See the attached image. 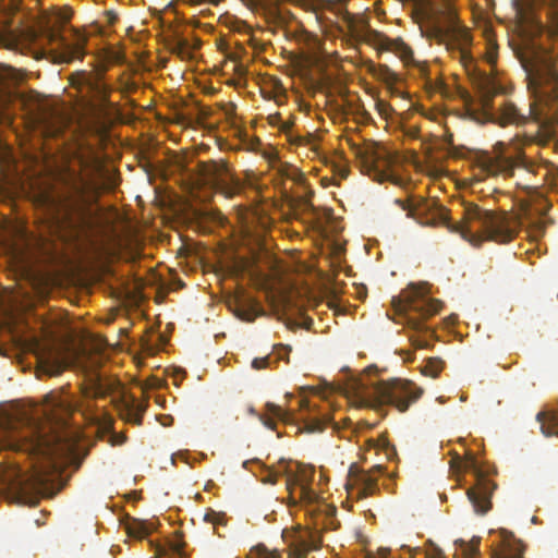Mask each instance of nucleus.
Returning a JSON list of instances; mask_svg holds the SVG:
<instances>
[{"label": "nucleus", "mask_w": 558, "mask_h": 558, "mask_svg": "<svg viewBox=\"0 0 558 558\" xmlns=\"http://www.w3.org/2000/svg\"><path fill=\"white\" fill-rule=\"evenodd\" d=\"M510 46L525 73L529 93L533 98L527 111L504 100L495 109L492 99L499 93L494 77L474 68L471 81L477 90L481 107L487 119L502 128L522 126L530 119L544 124L558 123V54L544 47L531 32L522 31Z\"/></svg>", "instance_id": "1"}, {"label": "nucleus", "mask_w": 558, "mask_h": 558, "mask_svg": "<svg viewBox=\"0 0 558 558\" xmlns=\"http://www.w3.org/2000/svg\"><path fill=\"white\" fill-rule=\"evenodd\" d=\"M145 410L146 407L144 404L133 400L132 403L126 407L125 420L135 425H141Z\"/></svg>", "instance_id": "25"}, {"label": "nucleus", "mask_w": 558, "mask_h": 558, "mask_svg": "<svg viewBox=\"0 0 558 558\" xmlns=\"http://www.w3.org/2000/svg\"><path fill=\"white\" fill-rule=\"evenodd\" d=\"M314 471L313 470H301L299 473L289 474L287 476V488L290 492L292 498L298 499L307 505L315 504L318 500V495L312 488Z\"/></svg>", "instance_id": "12"}, {"label": "nucleus", "mask_w": 558, "mask_h": 558, "mask_svg": "<svg viewBox=\"0 0 558 558\" xmlns=\"http://www.w3.org/2000/svg\"><path fill=\"white\" fill-rule=\"evenodd\" d=\"M258 418L265 427L275 430L278 421L288 423L291 420V413L278 404L267 402L265 412L258 414Z\"/></svg>", "instance_id": "17"}, {"label": "nucleus", "mask_w": 558, "mask_h": 558, "mask_svg": "<svg viewBox=\"0 0 558 558\" xmlns=\"http://www.w3.org/2000/svg\"><path fill=\"white\" fill-rule=\"evenodd\" d=\"M10 250L12 254V258L15 260L16 265L23 269H28L33 265V258H35L31 253L26 252L25 248L29 246H5Z\"/></svg>", "instance_id": "24"}, {"label": "nucleus", "mask_w": 558, "mask_h": 558, "mask_svg": "<svg viewBox=\"0 0 558 558\" xmlns=\"http://www.w3.org/2000/svg\"><path fill=\"white\" fill-rule=\"evenodd\" d=\"M154 522L144 521L140 519H130L125 523V531L130 537L143 539L155 531Z\"/></svg>", "instance_id": "20"}, {"label": "nucleus", "mask_w": 558, "mask_h": 558, "mask_svg": "<svg viewBox=\"0 0 558 558\" xmlns=\"http://www.w3.org/2000/svg\"><path fill=\"white\" fill-rule=\"evenodd\" d=\"M87 38L84 35H77L76 41L74 44H68L64 39L60 38V44L62 46V51L58 56V62L61 63H70L73 60L82 59L85 54V45Z\"/></svg>", "instance_id": "18"}, {"label": "nucleus", "mask_w": 558, "mask_h": 558, "mask_svg": "<svg viewBox=\"0 0 558 558\" xmlns=\"http://www.w3.org/2000/svg\"><path fill=\"white\" fill-rule=\"evenodd\" d=\"M498 536L499 542L492 549L490 558H523L524 546L511 532L501 529L498 532ZM454 544L459 546L461 554L465 558H476L480 538L474 537L470 542L457 539Z\"/></svg>", "instance_id": "8"}, {"label": "nucleus", "mask_w": 558, "mask_h": 558, "mask_svg": "<svg viewBox=\"0 0 558 558\" xmlns=\"http://www.w3.org/2000/svg\"><path fill=\"white\" fill-rule=\"evenodd\" d=\"M43 367L49 376H57L68 367V362L65 359L50 353L43 360Z\"/></svg>", "instance_id": "23"}, {"label": "nucleus", "mask_w": 558, "mask_h": 558, "mask_svg": "<svg viewBox=\"0 0 558 558\" xmlns=\"http://www.w3.org/2000/svg\"><path fill=\"white\" fill-rule=\"evenodd\" d=\"M197 246H187V245H184V246H180L178 253L179 254H189V253H192L194 251V248H196Z\"/></svg>", "instance_id": "36"}, {"label": "nucleus", "mask_w": 558, "mask_h": 558, "mask_svg": "<svg viewBox=\"0 0 558 558\" xmlns=\"http://www.w3.org/2000/svg\"><path fill=\"white\" fill-rule=\"evenodd\" d=\"M71 82L80 92L86 90L100 102L108 101V86L93 74L85 71L76 72L72 75Z\"/></svg>", "instance_id": "15"}, {"label": "nucleus", "mask_w": 558, "mask_h": 558, "mask_svg": "<svg viewBox=\"0 0 558 558\" xmlns=\"http://www.w3.org/2000/svg\"><path fill=\"white\" fill-rule=\"evenodd\" d=\"M112 226L110 227V233L113 239L117 240H131L133 234V226L126 218L114 214L113 219L109 221Z\"/></svg>", "instance_id": "21"}, {"label": "nucleus", "mask_w": 558, "mask_h": 558, "mask_svg": "<svg viewBox=\"0 0 558 558\" xmlns=\"http://www.w3.org/2000/svg\"><path fill=\"white\" fill-rule=\"evenodd\" d=\"M392 305L402 323L413 333L410 340L416 349H426L435 331L427 326L426 320L438 314L442 302L429 296L427 282L410 283L398 298H393Z\"/></svg>", "instance_id": "4"}, {"label": "nucleus", "mask_w": 558, "mask_h": 558, "mask_svg": "<svg viewBox=\"0 0 558 558\" xmlns=\"http://www.w3.org/2000/svg\"><path fill=\"white\" fill-rule=\"evenodd\" d=\"M554 2H555V4H554V5H555V8H556V11L558 12V0H554Z\"/></svg>", "instance_id": "43"}, {"label": "nucleus", "mask_w": 558, "mask_h": 558, "mask_svg": "<svg viewBox=\"0 0 558 558\" xmlns=\"http://www.w3.org/2000/svg\"><path fill=\"white\" fill-rule=\"evenodd\" d=\"M12 447H13L14 449H17V450L22 449V447H21L20 445H13Z\"/></svg>", "instance_id": "44"}, {"label": "nucleus", "mask_w": 558, "mask_h": 558, "mask_svg": "<svg viewBox=\"0 0 558 558\" xmlns=\"http://www.w3.org/2000/svg\"><path fill=\"white\" fill-rule=\"evenodd\" d=\"M198 172L204 184L226 198H233L244 190V182L235 177L225 160H208L198 163Z\"/></svg>", "instance_id": "7"}, {"label": "nucleus", "mask_w": 558, "mask_h": 558, "mask_svg": "<svg viewBox=\"0 0 558 558\" xmlns=\"http://www.w3.org/2000/svg\"><path fill=\"white\" fill-rule=\"evenodd\" d=\"M279 354V359H287V362L289 361L288 356L284 357L281 353H278Z\"/></svg>", "instance_id": "47"}, {"label": "nucleus", "mask_w": 558, "mask_h": 558, "mask_svg": "<svg viewBox=\"0 0 558 558\" xmlns=\"http://www.w3.org/2000/svg\"><path fill=\"white\" fill-rule=\"evenodd\" d=\"M269 558H279V554H270Z\"/></svg>", "instance_id": "42"}, {"label": "nucleus", "mask_w": 558, "mask_h": 558, "mask_svg": "<svg viewBox=\"0 0 558 558\" xmlns=\"http://www.w3.org/2000/svg\"><path fill=\"white\" fill-rule=\"evenodd\" d=\"M330 423L329 416L323 417H310L306 420V429L311 433L323 432L326 426Z\"/></svg>", "instance_id": "27"}, {"label": "nucleus", "mask_w": 558, "mask_h": 558, "mask_svg": "<svg viewBox=\"0 0 558 558\" xmlns=\"http://www.w3.org/2000/svg\"><path fill=\"white\" fill-rule=\"evenodd\" d=\"M204 519H205V521L213 523V524H218V523H221V521H222L221 514L217 513L215 511L207 512L205 514Z\"/></svg>", "instance_id": "33"}, {"label": "nucleus", "mask_w": 558, "mask_h": 558, "mask_svg": "<svg viewBox=\"0 0 558 558\" xmlns=\"http://www.w3.org/2000/svg\"><path fill=\"white\" fill-rule=\"evenodd\" d=\"M444 362L438 357H429L422 369V374L432 378L438 377L442 371Z\"/></svg>", "instance_id": "26"}, {"label": "nucleus", "mask_w": 558, "mask_h": 558, "mask_svg": "<svg viewBox=\"0 0 558 558\" xmlns=\"http://www.w3.org/2000/svg\"><path fill=\"white\" fill-rule=\"evenodd\" d=\"M236 221L239 232L246 240H254L255 244H265V229L258 227V218L256 213L246 207L236 208Z\"/></svg>", "instance_id": "14"}, {"label": "nucleus", "mask_w": 558, "mask_h": 558, "mask_svg": "<svg viewBox=\"0 0 558 558\" xmlns=\"http://www.w3.org/2000/svg\"><path fill=\"white\" fill-rule=\"evenodd\" d=\"M282 538L289 548V558H305L322 544L320 534L310 527L283 530Z\"/></svg>", "instance_id": "10"}, {"label": "nucleus", "mask_w": 558, "mask_h": 558, "mask_svg": "<svg viewBox=\"0 0 558 558\" xmlns=\"http://www.w3.org/2000/svg\"><path fill=\"white\" fill-rule=\"evenodd\" d=\"M300 402H301V407L302 408L308 407V402L307 401L301 400Z\"/></svg>", "instance_id": "40"}, {"label": "nucleus", "mask_w": 558, "mask_h": 558, "mask_svg": "<svg viewBox=\"0 0 558 558\" xmlns=\"http://www.w3.org/2000/svg\"><path fill=\"white\" fill-rule=\"evenodd\" d=\"M434 558H445L441 554H437L434 556Z\"/></svg>", "instance_id": "45"}, {"label": "nucleus", "mask_w": 558, "mask_h": 558, "mask_svg": "<svg viewBox=\"0 0 558 558\" xmlns=\"http://www.w3.org/2000/svg\"><path fill=\"white\" fill-rule=\"evenodd\" d=\"M266 472L267 473L262 478V482L267 483V484H272V485L277 483L278 477L282 474V472L280 470H275V469H267Z\"/></svg>", "instance_id": "30"}, {"label": "nucleus", "mask_w": 558, "mask_h": 558, "mask_svg": "<svg viewBox=\"0 0 558 558\" xmlns=\"http://www.w3.org/2000/svg\"><path fill=\"white\" fill-rule=\"evenodd\" d=\"M348 393L359 407L376 409L391 405L400 412H405L421 398L423 389L411 380L400 378L373 380L360 377L349 384Z\"/></svg>", "instance_id": "5"}, {"label": "nucleus", "mask_w": 558, "mask_h": 558, "mask_svg": "<svg viewBox=\"0 0 558 558\" xmlns=\"http://www.w3.org/2000/svg\"><path fill=\"white\" fill-rule=\"evenodd\" d=\"M461 468L465 470L475 469L476 460L474 457L469 456L464 461H461Z\"/></svg>", "instance_id": "34"}, {"label": "nucleus", "mask_w": 558, "mask_h": 558, "mask_svg": "<svg viewBox=\"0 0 558 558\" xmlns=\"http://www.w3.org/2000/svg\"><path fill=\"white\" fill-rule=\"evenodd\" d=\"M48 405L51 408V410L59 409L62 411H69L70 404L66 400L62 399L61 397L54 396L53 393H50L46 397Z\"/></svg>", "instance_id": "29"}, {"label": "nucleus", "mask_w": 558, "mask_h": 558, "mask_svg": "<svg viewBox=\"0 0 558 558\" xmlns=\"http://www.w3.org/2000/svg\"><path fill=\"white\" fill-rule=\"evenodd\" d=\"M350 149L362 169L371 171L390 170L397 157L374 141H364L362 144L349 141Z\"/></svg>", "instance_id": "9"}, {"label": "nucleus", "mask_w": 558, "mask_h": 558, "mask_svg": "<svg viewBox=\"0 0 558 558\" xmlns=\"http://www.w3.org/2000/svg\"><path fill=\"white\" fill-rule=\"evenodd\" d=\"M198 227L203 231H211L213 227H225L228 221L221 211L213 208H205L197 215Z\"/></svg>", "instance_id": "19"}, {"label": "nucleus", "mask_w": 558, "mask_h": 558, "mask_svg": "<svg viewBox=\"0 0 558 558\" xmlns=\"http://www.w3.org/2000/svg\"><path fill=\"white\" fill-rule=\"evenodd\" d=\"M495 61H496V53L492 50L488 53V62L489 63H495Z\"/></svg>", "instance_id": "37"}, {"label": "nucleus", "mask_w": 558, "mask_h": 558, "mask_svg": "<svg viewBox=\"0 0 558 558\" xmlns=\"http://www.w3.org/2000/svg\"><path fill=\"white\" fill-rule=\"evenodd\" d=\"M27 450H32L49 458H54L71 450L70 445H64L60 435L48 436L36 429L26 438Z\"/></svg>", "instance_id": "11"}, {"label": "nucleus", "mask_w": 558, "mask_h": 558, "mask_svg": "<svg viewBox=\"0 0 558 558\" xmlns=\"http://www.w3.org/2000/svg\"><path fill=\"white\" fill-rule=\"evenodd\" d=\"M170 550L178 558H183L184 556V543L182 542H172L170 545Z\"/></svg>", "instance_id": "32"}, {"label": "nucleus", "mask_w": 558, "mask_h": 558, "mask_svg": "<svg viewBox=\"0 0 558 558\" xmlns=\"http://www.w3.org/2000/svg\"><path fill=\"white\" fill-rule=\"evenodd\" d=\"M130 263H134L136 258H138V252L136 251H128L125 252V256L123 257Z\"/></svg>", "instance_id": "35"}, {"label": "nucleus", "mask_w": 558, "mask_h": 558, "mask_svg": "<svg viewBox=\"0 0 558 558\" xmlns=\"http://www.w3.org/2000/svg\"><path fill=\"white\" fill-rule=\"evenodd\" d=\"M533 195L523 207L522 222L506 213L485 209L474 203H464L462 218L452 221L445 208H435L430 217H421L430 207L424 203L410 208L409 215L415 217L421 225L442 226L448 231L461 234L469 242L494 241L507 244L520 232H524L530 241H538L545 230L544 217L550 208L549 202L535 187H529Z\"/></svg>", "instance_id": "2"}, {"label": "nucleus", "mask_w": 558, "mask_h": 558, "mask_svg": "<svg viewBox=\"0 0 558 558\" xmlns=\"http://www.w3.org/2000/svg\"><path fill=\"white\" fill-rule=\"evenodd\" d=\"M26 498H27L26 496L21 495V496H20V501H21L22 504H27L28 501L26 500Z\"/></svg>", "instance_id": "39"}, {"label": "nucleus", "mask_w": 558, "mask_h": 558, "mask_svg": "<svg viewBox=\"0 0 558 558\" xmlns=\"http://www.w3.org/2000/svg\"><path fill=\"white\" fill-rule=\"evenodd\" d=\"M37 502H38V498H37V497H34V498H33V501H32V505H34V506H35V505H37Z\"/></svg>", "instance_id": "41"}, {"label": "nucleus", "mask_w": 558, "mask_h": 558, "mask_svg": "<svg viewBox=\"0 0 558 558\" xmlns=\"http://www.w3.org/2000/svg\"><path fill=\"white\" fill-rule=\"evenodd\" d=\"M119 248H132L133 246H129V245H125V246H118Z\"/></svg>", "instance_id": "46"}, {"label": "nucleus", "mask_w": 558, "mask_h": 558, "mask_svg": "<svg viewBox=\"0 0 558 558\" xmlns=\"http://www.w3.org/2000/svg\"><path fill=\"white\" fill-rule=\"evenodd\" d=\"M51 37H52L51 40H57V35L56 34H52Z\"/></svg>", "instance_id": "48"}, {"label": "nucleus", "mask_w": 558, "mask_h": 558, "mask_svg": "<svg viewBox=\"0 0 558 558\" xmlns=\"http://www.w3.org/2000/svg\"><path fill=\"white\" fill-rule=\"evenodd\" d=\"M347 242H348L347 240H338V239H336V240L332 241L331 244H335V245L347 244Z\"/></svg>", "instance_id": "38"}, {"label": "nucleus", "mask_w": 558, "mask_h": 558, "mask_svg": "<svg viewBox=\"0 0 558 558\" xmlns=\"http://www.w3.org/2000/svg\"><path fill=\"white\" fill-rule=\"evenodd\" d=\"M359 481L363 485V495H371L377 487L376 480L373 478L369 474L362 473L359 476Z\"/></svg>", "instance_id": "28"}, {"label": "nucleus", "mask_w": 558, "mask_h": 558, "mask_svg": "<svg viewBox=\"0 0 558 558\" xmlns=\"http://www.w3.org/2000/svg\"><path fill=\"white\" fill-rule=\"evenodd\" d=\"M286 254L291 258L288 268L295 272H313L316 270L317 258L314 253H303L296 248L287 250Z\"/></svg>", "instance_id": "16"}, {"label": "nucleus", "mask_w": 558, "mask_h": 558, "mask_svg": "<svg viewBox=\"0 0 558 558\" xmlns=\"http://www.w3.org/2000/svg\"><path fill=\"white\" fill-rule=\"evenodd\" d=\"M337 248H340L338 252L342 251V248H344L345 246L343 245H340V246H336Z\"/></svg>", "instance_id": "49"}, {"label": "nucleus", "mask_w": 558, "mask_h": 558, "mask_svg": "<svg viewBox=\"0 0 558 558\" xmlns=\"http://www.w3.org/2000/svg\"><path fill=\"white\" fill-rule=\"evenodd\" d=\"M87 190L83 179L73 175L52 201V226L63 244L88 239L95 230L97 215Z\"/></svg>", "instance_id": "3"}, {"label": "nucleus", "mask_w": 558, "mask_h": 558, "mask_svg": "<svg viewBox=\"0 0 558 558\" xmlns=\"http://www.w3.org/2000/svg\"><path fill=\"white\" fill-rule=\"evenodd\" d=\"M281 349H284V350H287V347H284V345H281ZM288 350L290 351L291 349H290V348H288Z\"/></svg>", "instance_id": "50"}, {"label": "nucleus", "mask_w": 558, "mask_h": 558, "mask_svg": "<svg viewBox=\"0 0 558 558\" xmlns=\"http://www.w3.org/2000/svg\"><path fill=\"white\" fill-rule=\"evenodd\" d=\"M495 487L493 482L484 476L477 475L475 486L468 489V498L477 514H485L490 510V497Z\"/></svg>", "instance_id": "13"}, {"label": "nucleus", "mask_w": 558, "mask_h": 558, "mask_svg": "<svg viewBox=\"0 0 558 558\" xmlns=\"http://www.w3.org/2000/svg\"><path fill=\"white\" fill-rule=\"evenodd\" d=\"M550 137V133L543 131L532 135L518 134L509 143L497 142L493 151H480L474 159V181L497 175L512 177L514 169L524 162V147L532 144L545 146Z\"/></svg>", "instance_id": "6"}, {"label": "nucleus", "mask_w": 558, "mask_h": 558, "mask_svg": "<svg viewBox=\"0 0 558 558\" xmlns=\"http://www.w3.org/2000/svg\"><path fill=\"white\" fill-rule=\"evenodd\" d=\"M542 433L545 436L558 435V416L553 411H541L536 415Z\"/></svg>", "instance_id": "22"}, {"label": "nucleus", "mask_w": 558, "mask_h": 558, "mask_svg": "<svg viewBox=\"0 0 558 558\" xmlns=\"http://www.w3.org/2000/svg\"><path fill=\"white\" fill-rule=\"evenodd\" d=\"M270 357L264 356V357H255L252 361V367L255 369H263L269 366Z\"/></svg>", "instance_id": "31"}]
</instances>
